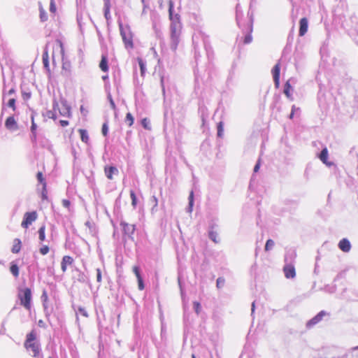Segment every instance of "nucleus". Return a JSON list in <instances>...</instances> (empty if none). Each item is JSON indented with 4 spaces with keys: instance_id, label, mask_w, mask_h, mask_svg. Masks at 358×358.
Instances as JSON below:
<instances>
[{
    "instance_id": "obj_1",
    "label": "nucleus",
    "mask_w": 358,
    "mask_h": 358,
    "mask_svg": "<svg viewBox=\"0 0 358 358\" xmlns=\"http://www.w3.org/2000/svg\"><path fill=\"white\" fill-rule=\"evenodd\" d=\"M37 334L35 330H32L30 333L27 334L26 340L24 343V348L31 351L34 357H38L40 355V345L36 341Z\"/></svg>"
},
{
    "instance_id": "obj_2",
    "label": "nucleus",
    "mask_w": 358,
    "mask_h": 358,
    "mask_svg": "<svg viewBox=\"0 0 358 358\" xmlns=\"http://www.w3.org/2000/svg\"><path fill=\"white\" fill-rule=\"evenodd\" d=\"M17 297L20 301V305L26 310H30L31 308V290L29 287L19 290Z\"/></svg>"
},
{
    "instance_id": "obj_3",
    "label": "nucleus",
    "mask_w": 358,
    "mask_h": 358,
    "mask_svg": "<svg viewBox=\"0 0 358 358\" xmlns=\"http://www.w3.org/2000/svg\"><path fill=\"white\" fill-rule=\"evenodd\" d=\"M120 31L125 48L130 50L133 49V34L130 27L128 25L123 27L122 24H120Z\"/></svg>"
},
{
    "instance_id": "obj_4",
    "label": "nucleus",
    "mask_w": 358,
    "mask_h": 358,
    "mask_svg": "<svg viewBox=\"0 0 358 358\" xmlns=\"http://www.w3.org/2000/svg\"><path fill=\"white\" fill-rule=\"evenodd\" d=\"M182 27H170V46L173 50H176L180 42Z\"/></svg>"
},
{
    "instance_id": "obj_5",
    "label": "nucleus",
    "mask_w": 358,
    "mask_h": 358,
    "mask_svg": "<svg viewBox=\"0 0 358 358\" xmlns=\"http://www.w3.org/2000/svg\"><path fill=\"white\" fill-rule=\"evenodd\" d=\"M174 3L172 0L169 1V16L171 20L170 27H182L180 22V16L178 13L173 14Z\"/></svg>"
},
{
    "instance_id": "obj_6",
    "label": "nucleus",
    "mask_w": 358,
    "mask_h": 358,
    "mask_svg": "<svg viewBox=\"0 0 358 358\" xmlns=\"http://www.w3.org/2000/svg\"><path fill=\"white\" fill-rule=\"evenodd\" d=\"M37 217L38 215L36 211L25 213L24 215L23 220L21 223V226L24 229H27L29 226L32 224V222L36 220Z\"/></svg>"
},
{
    "instance_id": "obj_7",
    "label": "nucleus",
    "mask_w": 358,
    "mask_h": 358,
    "mask_svg": "<svg viewBox=\"0 0 358 358\" xmlns=\"http://www.w3.org/2000/svg\"><path fill=\"white\" fill-rule=\"evenodd\" d=\"M120 226L122 227L123 233L128 236H131L135 231V225L129 224L126 222H121Z\"/></svg>"
},
{
    "instance_id": "obj_8",
    "label": "nucleus",
    "mask_w": 358,
    "mask_h": 358,
    "mask_svg": "<svg viewBox=\"0 0 358 358\" xmlns=\"http://www.w3.org/2000/svg\"><path fill=\"white\" fill-rule=\"evenodd\" d=\"M283 272L286 278H294L296 276V269L291 264H285L283 267Z\"/></svg>"
},
{
    "instance_id": "obj_9",
    "label": "nucleus",
    "mask_w": 358,
    "mask_h": 358,
    "mask_svg": "<svg viewBox=\"0 0 358 358\" xmlns=\"http://www.w3.org/2000/svg\"><path fill=\"white\" fill-rule=\"evenodd\" d=\"M299 34L300 36H303L306 34L308 31V22L306 17H303L299 21Z\"/></svg>"
},
{
    "instance_id": "obj_10",
    "label": "nucleus",
    "mask_w": 358,
    "mask_h": 358,
    "mask_svg": "<svg viewBox=\"0 0 358 358\" xmlns=\"http://www.w3.org/2000/svg\"><path fill=\"white\" fill-rule=\"evenodd\" d=\"M73 259L71 257H70L69 255L64 256L62 259V262H61L62 271L64 273L66 272L67 270V266H71L73 264Z\"/></svg>"
},
{
    "instance_id": "obj_11",
    "label": "nucleus",
    "mask_w": 358,
    "mask_h": 358,
    "mask_svg": "<svg viewBox=\"0 0 358 358\" xmlns=\"http://www.w3.org/2000/svg\"><path fill=\"white\" fill-rule=\"evenodd\" d=\"M104 172L108 179L113 180V175H117L118 173V170L115 166H106L104 168Z\"/></svg>"
},
{
    "instance_id": "obj_12",
    "label": "nucleus",
    "mask_w": 358,
    "mask_h": 358,
    "mask_svg": "<svg viewBox=\"0 0 358 358\" xmlns=\"http://www.w3.org/2000/svg\"><path fill=\"white\" fill-rule=\"evenodd\" d=\"M5 127L9 130H16L18 128L17 122L13 116H10L6 120Z\"/></svg>"
},
{
    "instance_id": "obj_13",
    "label": "nucleus",
    "mask_w": 358,
    "mask_h": 358,
    "mask_svg": "<svg viewBox=\"0 0 358 358\" xmlns=\"http://www.w3.org/2000/svg\"><path fill=\"white\" fill-rule=\"evenodd\" d=\"M280 63H277L274 66V67L272 70L273 80H274L275 85H276V87H278L279 83H280Z\"/></svg>"
},
{
    "instance_id": "obj_14",
    "label": "nucleus",
    "mask_w": 358,
    "mask_h": 358,
    "mask_svg": "<svg viewBox=\"0 0 358 358\" xmlns=\"http://www.w3.org/2000/svg\"><path fill=\"white\" fill-rule=\"evenodd\" d=\"M338 248L343 252H348L350 250L351 245L347 238H343L338 243Z\"/></svg>"
},
{
    "instance_id": "obj_15",
    "label": "nucleus",
    "mask_w": 358,
    "mask_h": 358,
    "mask_svg": "<svg viewBox=\"0 0 358 358\" xmlns=\"http://www.w3.org/2000/svg\"><path fill=\"white\" fill-rule=\"evenodd\" d=\"M325 312L322 310L320 311L317 315H315L313 318H312L308 323L307 326L308 327H310L316 324H317L319 322H320L323 317V316L325 315Z\"/></svg>"
},
{
    "instance_id": "obj_16",
    "label": "nucleus",
    "mask_w": 358,
    "mask_h": 358,
    "mask_svg": "<svg viewBox=\"0 0 358 358\" xmlns=\"http://www.w3.org/2000/svg\"><path fill=\"white\" fill-rule=\"evenodd\" d=\"M99 67L103 72H108L109 67H108V57L106 55H103L101 56V61L99 64Z\"/></svg>"
},
{
    "instance_id": "obj_17",
    "label": "nucleus",
    "mask_w": 358,
    "mask_h": 358,
    "mask_svg": "<svg viewBox=\"0 0 358 358\" xmlns=\"http://www.w3.org/2000/svg\"><path fill=\"white\" fill-rule=\"evenodd\" d=\"M218 237V231L216 229L215 227L213 226L210 228V230L209 231V238L215 243H217L220 242V239L217 238Z\"/></svg>"
},
{
    "instance_id": "obj_18",
    "label": "nucleus",
    "mask_w": 358,
    "mask_h": 358,
    "mask_svg": "<svg viewBox=\"0 0 358 358\" xmlns=\"http://www.w3.org/2000/svg\"><path fill=\"white\" fill-rule=\"evenodd\" d=\"M22 248V242L19 238H15L13 240V245L11 248V252L14 254L20 252Z\"/></svg>"
},
{
    "instance_id": "obj_19",
    "label": "nucleus",
    "mask_w": 358,
    "mask_h": 358,
    "mask_svg": "<svg viewBox=\"0 0 358 358\" xmlns=\"http://www.w3.org/2000/svg\"><path fill=\"white\" fill-rule=\"evenodd\" d=\"M320 159L325 164L330 165L331 164L327 162L328 159V150L327 148H324L321 151V153L319 156Z\"/></svg>"
},
{
    "instance_id": "obj_20",
    "label": "nucleus",
    "mask_w": 358,
    "mask_h": 358,
    "mask_svg": "<svg viewBox=\"0 0 358 358\" xmlns=\"http://www.w3.org/2000/svg\"><path fill=\"white\" fill-rule=\"evenodd\" d=\"M48 44L44 50V52L43 53L42 59H43V64L44 66L46 69L49 68V56H48Z\"/></svg>"
},
{
    "instance_id": "obj_21",
    "label": "nucleus",
    "mask_w": 358,
    "mask_h": 358,
    "mask_svg": "<svg viewBox=\"0 0 358 358\" xmlns=\"http://www.w3.org/2000/svg\"><path fill=\"white\" fill-rule=\"evenodd\" d=\"M10 271L15 278H17L20 274L19 267L15 262H11L10 266Z\"/></svg>"
},
{
    "instance_id": "obj_22",
    "label": "nucleus",
    "mask_w": 358,
    "mask_h": 358,
    "mask_svg": "<svg viewBox=\"0 0 358 358\" xmlns=\"http://www.w3.org/2000/svg\"><path fill=\"white\" fill-rule=\"evenodd\" d=\"M78 132L80 135L81 141L85 143H87L89 141V136L87 131L85 129H78Z\"/></svg>"
},
{
    "instance_id": "obj_23",
    "label": "nucleus",
    "mask_w": 358,
    "mask_h": 358,
    "mask_svg": "<svg viewBox=\"0 0 358 358\" xmlns=\"http://www.w3.org/2000/svg\"><path fill=\"white\" fill-rule=\"evenodd\" d=\"M36 178L38 181L43 185V189L45 191L46 189V182L43 177V173L39 171L37 173Z\"/></svg>"
},
{
    "instance_id": "obj_24",
    "label": "nucleus",
    "mask_w": 358,
    "mask_h": 358,
    "mask_svg": "<svg viewBox=\"0 0 358 358\" xmlns=\"http://www.w3.org/2000/svg\"><path fill=\"white\" fill-rule=\"evenodd\" d=\"M52 48L55 49L59 50V52L63 54L64 53V48H63V44L62 41L59 39L56 40L54 43L52 44Z\"/></svg>"
},
{
    "instance_id": "obj_25",
    "label": "nucleus",
    "mask_w": 358,
    "mask_h": 358,
    "mask_svg": "<svg viewBox=\"0 0 358 358\" xmlns=\"http://www.w3.org/2000/svg\"><path fill=\"white\" fill-rule=\"evenodd\" d=\"M291 89H292V86L289 83V81H287L285 85V87H284V93L286 95V96L289 99L292 98V95L290 93Z\"/></svg>"
},
{
    "instance_id": "obj_26",
    "label": "nucleus",
    "mask_w": 358,
    "mask_h": 358,
    "mask_svg": "<svg viewBox=\"0 0 358 358\" xmlns=\"http://www.w3.org/2000/svg\"><path fill=\"white\" fill-rule=\"evenodd\" d=\"M45 226L43 225L41 226L38 229V238L39 240L43 242L45 239Z\"/></svg>"
},
{
    "instance_id": "obj_27",
    "label": "nucleus",
    "mask_w": 358,
    "mask_h": 358,
    "mask_svg": "<svg viewBox=\"0 0 358 358\" xmlns=\"http://www.w3.org/2000/svg\"><path fill=\"white\" fill-rule=\"evenodd\" d=\"M16 99L15 96L10 97L7 102V106L12 108L13 111L16 110Z\"/></svg>"
},
{
    "instance_id": "obj_28",
    "label": "nucleus",
    "mask_w": 358,
    "mask_h": 358,
    "mask_svg": "<svg viewBox=\"0 0 358 358\" xmlns=\"http://www.w3.org/2000/svg\"><path fill=\"white\" fill-rule=\"evenodd\" d=\"M134 118L131 113H127L125 117V122L128 124L129 127H131L134 124Z\"/></svg>"
},
{
    "instance_id": "obj_29",
    "label": "nucleus",
    "mask_w": 358,
    "mask_h": 358,
    "mask_svg": "<svg viewBox=\"0 0 358 358\" xmlns=\"http://www.w3.org/2000/svg\"><path fill=\"white\" fill-rule=\"evenodd\" d=\"M137 60H138V65L140 66L141 74L143 76H144L145 71V64H144L143 60L141 58H140V57H138L137 59Z\"/></svg>"
},
{
    "instance_id": "obj_30",
    "label": "nucleus",
    "mask_w": 358,
    "mask_h": 358,
    "mask_svg": "<svg viewBox=\"0 0 358 358\" xmlns=\"http://www.w3.org/2000/svg\"><path fill=\"white\" fill-rule=\"evenodd\" d=\"M141 124L145 129H151L150 120L147 117H145L141 120Z\"/></svg>"
},
{
    "instance_id": "obj_31",
    "label": "nucleus",
    "mask_w": 358,
    "mask_h": 358,
    "mask_svg": "<svg viewBox=\"0 0 358 358\" xmlns=\"http://www.w3.org/2000/svg\"><path fill=\"white\" fill-rule=\"evenodd\" d=\"M110 3H104V15L108 20L110 17Z\"/></svg>"
},
{
    "instance_id": "obj_32",
    "label": "nucleus",
    "mask_w": 358,
    "mask_h": 358,
    "mask_svg": "<svg viewBox=\"0 0 358 358\" xmlns=\"http://www.w3.org/2000/svg\"><path fill=\"white\" fill-rule=\"evenodd\" d=\"M132 270L137 279L142 278L140 273V268L138 266H134Z\"/></svg>"
},
{
    "instance_id": "obj_33",
    "label": "nucleus",
    "mask_w": 358,
    "mask_h": 358,
    "mask_svg": "<svg viewBox=\"0 0 358 358\" xmlns=\"http://www.w3.org/2000/svg\"><path fill=\"white\" fill-rule=\"evenodd\" d=\"M31 132L33 133V135H34V138H36V123L34 122V117H33V116L31 117Z\"/></svg>"
},
{
    "instance_id": "obj_34",
    "label": "nucleus",
    "mask_w": 358,
    "mask_h": 358,
    "mask_svg": "<svg viewBox=\"0 0 358 358\" xmlns=\"http://www.w3.org/2000/svg\"><path fill=\"white\" fill-rule=\"evenodd\" d=\"M274 245V242L273 240L271 239H268L266 243V245H265V250L266 251H268L269 250H271Z\"/></svg>"
},
{
    "instance_id": "obj_35",
    "label": "nucleus",
    "mask_w": 358,
    "mask_h": 358,
    "mask_svg": "<svg viewBox=\"0 0 358 358\" xmlns=\"http://www.w3.org/2000/svg\"><path fill=\"white\" fill-rule=\"evenodd\" d=\"M130 196H131V199L132 206H136V202H137V199H136V194H135L134 191H133V190L130 191Z\"/></svg>"
},
{
    "instance_id": "obj_36",
    "label": "nucleus",
    "mask_w": 358,
    "mask_h": 358,
    "mask_svg": "<svg viewBox=\"0 0 358 358\" xmlns=\"http://www.w3.org/2000/svg\"><path fill=\"white\" fill-rule=\"evenodd\" d=\"M22 96L24 101H27L31 97V93L30 92L22 91Z\"/></svg>"
},
{
    "instance_id": "obj_37",
    "label": "nucleus",
    "mask_w": 358,
    "mask_h": 358,
    "mask_svg": "<svg viewBox=\"0 0 358 358\" xmlns=\"http://www.w3.org/2000/svg\"><path fill=\"white\" fill-rule=\"evenodd\" d=\"M39 251L42 255H45L49 252L50 248L48 245H43L40 248Z\"/></svg>"
},
{
    "instance_id": "obj_38",
    "label": "nucleus",
    "mask_w": 358,
    "mask_h": 358,
    "mask_svg": "<svg viewBox=\"0 0 358 358\" xmlns=\"http://www.w3.org/2000/svg\"><path fill=\"white\" fill-rule=\"evenodd\" d=\"M223 134V124L222 122L217 124V136L222 137Z\"/></svg>"
},
{
    "instance_id": "obj_39",
    "label": "nucleus",
    "mask_w": 358,
    "mask_h": 358,
    "mask_svg": "<svg viewBox=\"0 0 358 358\" xmlns=\"http://www.w3.org/2000/svg\"><path fill=\"white\" fill-rule=\"evenodd\" d=\"M194 308L195 310V312L196 314H199L201 312V304L198 301H194L193 302Z\"/></svg>"
},
{
    "instance_id": "obj_40",
    "label": "nucleus",
    "mask_w": 358,
    "mask_h": 358,
    "mask_svg": "<svg viewBox=\"0 0 358 358\" xmlns=\"http://www.w3.org/2000/svg\"><path fill=\"white\" fill-rule=\"evenodd\" d=\"M40 18L43 22L48 20V15L42 8L40 9Z\"/></svg>"
},
{
    "instance_id": "obj_41",
    "label": "nucleus",
    "mask_w": 358,
    "mask_h": 358,
    "mask_svg": "<svg viewBox=\"0 0 358 358\" xmlns=\"http://www.w3.org/2000/svg\"><path fill=\"white\" fill-rule=\"evenodd\" d=\"M15 94V90L14 87H11L7 93H3V99L4 100L6 96H11Z\"/></svg>"
},
{
    "instance_id": "obj_42",
    "label": "nucleus",
    "mask_w": 358,
    "mask_h": 358,
    "mask_svg": "<svg viewBox=\"0 0 358 358\" xmlns=\"http://www.w3.org/2000/svg\"><path fill=\"white\" fill-rule=\"evenodd\" d=\"M78 311L79 314H80L82 316L85 317H88L87 312L85 308L79 307L78 308Z\"/></svg>"
},
{
    "instance_id": "obj_43",
    "label": "nucleus",
    "mask_w": 358,
    "mask_h": 358,
    "mask_svg": "<svg viewBox=\"0 0 358 358\" xmlns=\"http://www.w3.org/2000/svg\"><path fill=\"white\" fill-rule=\"evenodd\" d=\"M50 10L53 13L56 12V6L55 0H50Z\"/></svg>"
},
{
    "instance_id": "obj_44",
    "label": "nucleus",
    "mask_w": 358,
    "mask_h": 358,
    "mask_svg": "<svg viewBox=\"0 0 358 358\" xmlns=\"http://www.w3.org/2000/svg\"><path fill=\"white\" fill-rule=\"evenodd\" d=\"M108 125L106 123H104L103 125H102V129H101V132L103 134V135L104 136H106L107 134H108Z\"/></svg>"
},
{
    "instance_id": "obj_45",
    "label": "nucleus",
    "mask_w": 358,
    "mask_h": 358,
    "mask_svg": "<svg viewBox=\"0 0 358 358\" xmlns=\"http://www.w3.org/2000/svg\"><path fill=\"white\" fill-rule=\"evenodd\" d=\"M224 284V279L223 278H218L217 279V287L218 288L222 287Z\"/></svg>"
},
{
    "instance_id": "obj_46",
    "label": "nucleus",
    "mask_w": 358,
    "mask_h": 358,
    "mask_svg": "<svg viewBox=\"0 0 358 358\" xmlns=\"http://www.w3.org/2000/svg\"><path fill=\"white\" fill-rule=\"evenodd\" d=\"M138 280V289L140 290H143L144 289V284H143V278H139V279H137Z\"/></svg>"
},
{
    "instance_id": "obj_47",
    "label": "nucleus",
    "mask_w": 358,
    "mask_h": 358,
    "mask_svg": "<svg viewBox=\"0 0 358 358\" xmlns=\"http://www.w3.org/2000/svg\"><path fill=\"white\" fill-rule=\"evenodd\" d=\"M62 205L66 208H69L71 206V201L68 199H63L62 200Z\"/></svg>"
},
{
    "instance_id": "obj_48",
    "label": "nucleus",
    "mask_w": 358,
    "mask_h": 358,
    "mask_svg": "<svg viewBox=\"0 0 358 358\" xmlns=\"http://www.w3.org/2000/svg\"><path fill=\"white\" fill-rule=\"evenodd\" d=\"M108 99H109V101H110V104L111 108L113 110H116V106H115V103L114 101L112 99V96L110 95L108 96Z\"/></svg>"
},
{
    "instance_id": "obj_49",
    "label": "nucleus",
    "mask_w": 358,
    "mask_h": 358,
    "mask_svg": "<svg viewBox=\"0 0 358 358\" xmlns=\"http://www.w3.org/2000/svg\"><path fill=\"white\" fill-rule=\"evenodd\" d=\"M96 280L97 282H101V271L100 268L96 269Z\"/></svg>"
},
{
    "instance_id": "obj_50",
    "label": "nucleus",
    "mask_w": 358,
    "mask_h": 358,
    "mask_svg": "<svg viewBox=\"0 0 358 358\" xmlns=\"http://www.w3.org/2000/svg\"><path fill=\"white\" fill-rule=\"evenodd\" d=\"M152 200L153 202V208L152 210H153L155 208H157V206L158 205V200H157V198L155 196H152Z\"/></svg>"
},
{
    "instance_id": "obj_51",
    "label": "nucleus",
    "mask_w": 358,
    "mask_h": 358,
    "mask_svg": "<svg viewBox=\"0 0 358 358\" xmlns=\"http://www.w3.org/2000/svg\"><path fill=\"white\" fill-rule=\"evenodd\" d=\"M252 40V36L251 35H247L245 36V38H244V43L247 44V43H250Z\"/></svg>"
},
{
    "instance_id": "obj_52",
    "label": "nucleus",
    "mask_w": 358,
    "mask_h": 358,
    "mask_svg": "<svg viewBox=\"0 0 358 358\" xmlns=\"http://www.w3.org/2000/svg\"><path fill=\"white\" fill-rule=\"evenodd\" d=\"M189 206H192L193 201H194V193H193V192H190V194L189 196Z\"/></svg>"
},
{
    "instance_id": "obj_53",
    "label": "nucleus",
    "mask_w": 358,
    "mask_h": 358,
    "mask_svg": "<svg viewBox=\"0 0 358 358\" xmlns=\"http://www.w3.org/2000/svg\"><path fill=\"white\" fill-rule=\"evenodd\" d=\"M59 124H60V125H61L62 127H64L68 126L69 123V121H67V120H60V121H59Z\"/></svg>"
},
{
    "instance_id": "obj_54",
    "label": "nucleus",
    "mask_w": 358,
    "mask_h": 358,
    "mask_svg": "<svg viewBox=\"0 0 358 358\" xmlns=\"http://www.w3.org/2000/svg\"><path fill=\"white\" fill-rule=\"evenodd\" d=\"M295 110H296V106H293L292 108L291 113L289 115V118L290 119H292L294 117Z\"/></svg>"
},
{
    "instance_id": "obj_55",
    "label": "nucleus",
    "mask_w": 358,
    "mask_h": 358,
    "mask_svg": "<svg viewBox=\"0 0 358 358\" xmlns=\"http://www.w3.org/2000/svg\"><path fill=\"white\" fill-rule=\"evenodd\" d=\"M42 299L44 303L47 302L48 301V295L45 291H43L42 294Z\"/></svg>"
},
{
    "instance_id": "obj_56",
    "label": "nucleus",
    "mask_w": 358,
    "mask_h": 358,
    "mask_svg": "<svg viewBox=\"0 0 358 358\" xmlns=\"http://www.w3.org/2000/svg\"><path fill=\"white\" fill-rule=\"evenodd\" d=\"M63 115H66L67 117L71 116V110L70 108H66V112L64 113H62Z\"/></svg>"
},
{
    "instance_id": "obj_57",
    "label": "nucleus",
    "mask_w": 358,
    "mask_h": 358,
    "mask_svg": "<svg viewBox=\"0 0 358 358\" xmlns=\"http://www.w3.org/2000/svg\"><path fill=\"white\" fill-rule=\"evenodd\" d=\"M38 326H39V327H43V328H44V327H45V324L44 321H43V320H40L38 322Z\"/></svg>"
},
{
    "instance_id": "obj_58",
    "label": "nucleus",
    "mask_w": 358,
    "mask_h": 358,
    "mask_svg": "<svg viewBox=\"0 0 358 358\" xmlns=\"http://www.w3.org/2000/svg\"><path fill=\"white\" fill-rule=\"evenodd\" d=\"M259 169V163H257L255 166V168H254V171L255 172H257L258 170Z\"/></svg>"
},
{
    "instance_id": "obj_59",
    "label": "nucleus",
    "mask_w": 358,
    "mask_h": 358,
    "mask_svg": "<svg viewBox=\"0 0 358 358\" xmlns=\"http://www.w3.org/2000/svg\"><path fill=\"white\" fill-rule=\"evenodd\" d=\"M107 78H108V76H102V79H103V80H106V79H107Z\"/></svg>"
},
{
    "instance_id": "obj_60",
    "label": "nucleus",
    "mask_w": 358,
    "mask_h": 358,
    "mask_svg": "<svg viewBox=\"0 0 358 358\" xmlns=\"http://www.w3.org/2000/svg\"><path fill=\"white\" fill-rule=\"evenodd\" d=\"M104 3H110V0H103Z\"/></svg>"
},
{
    "instance_id": "obj_61",
    "label": "nucleus",
    "mask_w": 358,
    "mask_h": 358,
    "mask_svg": "<svg viewBox=\"0 0 358 358\" xmlns=\"http://www.w3.org/2000/svg\"><path fill=\"white\" fill-rule=\"evenodd\" d=\"M54 58H55V52H53V53H52V59H54Z\"/></svg>"
},
{
    "instance_id": "obj_62",
    "label": "nucleus",
    "mask_w": 358,
    "mask_h": 358,
    "mask_svg": "<svg viewBox=\"0 0 358 358\" xmlns=\"http://www.w3.org/2000/svg\"><path fill=\"white\" fill-rule=\"evenodd\" d=\"M254 308H255V303H252V310H254Z\"/></svg>"
},
{
    "instance_id": "obj_63",
    "label": "nucleus",
    "mask_w": 358,
    "mask_h": 358,
    "mask_svg": "<svg viewBox=\"0 0 358 358\" xmlns=\"http://www.w3.org/2000/svg\"><path fill=\"white\" fill-rule=\"evenodd\" d=\"M192 358H196V356L193 354V355H192Z\"/></svg>"
},
{
    "instance_id": "obj_64",
    "label": "nucleus",
    "mask_w": 358,
    "mask_h": 358,
    "mask_svg": "<svg viewBox=\"0 0 358 358\" xmlns=\"http://www.w3.org/2000/svg\"><path fill=\"white\" fill-rule=\"evenodd\" d=\"M48 358H52V357H48Z\"/></svg>"
}]
</instances>
